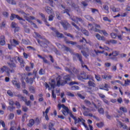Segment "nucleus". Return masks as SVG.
Wrapping results in <instances>:
<instances>
[{
    "label": "nucleus",
    "instance_id": "obj_1",
    "mask_svg": "<svg viewBox=\"0 0 130 130\" xmlns=\"http://www.w3.org/2000/svg\"><path fill=\"white\" fill-rule=\"evenodd\" d=\"M73 73H74V74L65 75L63 77L64 81L61 80V77L60 76H58L56 79L57 86H64V85L68 83L69 81H71V77L75 78L74 76H75V77L77 76L78 80H87L88 79H90L88 75L85 73L81 74V76H78V71H77V69H74Z\"/></svg>",
    "mask_w": 130,
    "mask_h": 130
},
{
    "label": "nucleus",
    "instance_id": "obj_2",
    "mask_svg": "<svg viewBox=\"0 0 130 130\" xmlns=\"http://www.w3.org/2000/svg\"><path fill=\"white\" fill-rule=\"evenodd\" d=\"M95 28L93 27V25L92 24H89L88 25V28L90 30H93L94 32H99L101 34H103L105 36H108V34L106 32V31L104 30H99L100 29V25L98 24H94Z\"/></svg>",
    "mask_w": 130,
    "mask_h": 130
},
{
    "label": "nucleus",
    "instance_id": "obj_3",
    "mask_svg": "<svg viewBox=\"0 0 130 130\" xmlns=\"http://www.w3.org/2000/svg\"><path fill=\"white\" fill-rule=\"evenodd\" d=\"M19 13H21L22 15H23V17H24L25 19L26 20V21H28L30 24L32 25V27H34L35 28H37V25L35 24V23L32 22L31 21V20H35V17L33 16H29V14H27L23 11H20Z\"/></svg>",
    "mask_w": 130,
    "mask_h": 130
},
{
    "label": "nucleus",
    "instance_id": "obj_4",
    "mask_svg": "<svg viewBox=\"0 0 130 130\" xmlns=\"http://www.w3.org/2000/svg\"><path fill=\"white\" fill-rule=\"evenodd\" d=\"M70 115L71 117L73 118L75 120V124H77V123H79V122H81V123L83 124V125L84 126V127H87V125L85 122H86V121L84 120L83 118H76L74 116V115L72 113L70 114Z\"/></svg>",
    "mask_w": 130,
    "mask_h": 130
},
{
    "label": "nucleus",
    "instance_id": "obj_5",
    "mask_svg": "<svg viewBox=\"0 0 130 130\" xmlns=\"http://www.w3.org/2000/svg\"><path fill=\"white\" fill-rule=\"evenodd\" d=\"M45 86L46 89L48 90H51V89H54L56 84L55 83V80L52 79L51 82H49V84L47 83H45Z\"/></svg>",
    "mask_w": 130,
    "mask_h": 130
},
{
    "label": "nucleus",
    "instance_id": "obj_6",
    "mask_svg": "<svg viewBox=\"0 0 130 130\" xmlns=\"http://www.w3.org/2000/svg\"><path fill=\"white\" fill-rule=\"evenodd\" d=\"M81 108L83 110V114L85 116H90V117H92L93 114L92 113H89L91 111V110L86 108L85 106L82 105Z\"/></svg>",
    "mask_w": 130,
    "mask_h": 130
},
{
    "label": "nucleus",
    "instance_id": "obj_7",
    "mask_svg": "<svg viewBox=\"0 0 130 130\" xmlns=\"http://www.w3.org/2000/svg\"><path fill=\"white\" fill-rule=\"evenodd\" d=\"M5 72L7 74V76L10 77V72L14 73V70L11 71L7 66H5L3 68H0V73H4Z\"/></svg>",
    "mask_w": 130,
    "mask_h": 130
},
{
    "label": "nucleus",
    "instance_id": "obj_8",
    "mask_svg": "<svg viewBox=\"0 0 130 130\" xmlns=\"http://www.w3.org/2000/svg\"><path fill=\"white\" fill-rule=\"evenodd\" d=\"M62 108L63 110H62V113L63 114V115H68V114H69L70 113H72L70 112V110L69 109V108L68 107L64 105H62Z\"/></svg>",
    "mask_w": 130,
    "mask_h": 130
},
{
    "label": "nucleus",
    "instance_id": "obj_9",
    "mask_svg": "<svg viewBox=\"0 0 130 130\" xmlns=\"http://www.w3.org/2000/svg\"><path fill=\"white\" fill-rule=\"evenodd\" d=\"M14 19H18V20H19L20 21H22V22H25V20L20 17V16H19L18 15L12 14L10 17V20H11V21H13Z\"/></svg>",
    "mask_w": 130,
    "mask_h": 130
},
{
    "label": "nucleus",
    "instance_id": "obj_10",
    "mask_svg": "<svg viewBox=\"0 0 130 130\" xmlns=\"http://www.w3.org/2000/svg\"><path fill=\"white\" fill-rule=\"evenodd\" d=\"M76 57H78L80 60V61L81 62V66L82 67V68H85V69H86L87 70H88V71L89 69H88V67H87V66L84 64V63H83V60H82V56H81V55L79 54H76Z\"/></svg>",
    "mask_w": 130,
    "mask_h": 130
},
{
    "label": "nucleus",
    "instance_id": "obj_11",
    "mask_svg": "<svg viewBox=\"0 0 130 130\" xmlns=\"http://www.w3.org/2000/svg\"><path fill=\"white\" fill-rule=\"evenodd\" d=\"M18 97H19V98H21V99H22V100H23V101H24L26 104V105H27V106H30V104H31V101H27V99L23 96H22V95H18Z\"/></svg>",
    "mask_w": 130,
    "mask_h": 130
},
{
    "label": "nucleus",
    "instance_id": "obj_12",
    "mask_svg": "<svg viewBox=\"0 0 130 130\" xmlns=\"http://www.w3.org/2000/svg\"><path fill=\"white\" fill-rule=\"evenodd\" d=\"M71 20L73 21V22H75L76 24H78L79 22H80V23H83V21L81 18H79L76 16H73L71 17Z\"/></svg>",
    "mask_w": 130,
    "mask_h": 130
},
{
    "label": "nucleus",
    "instance_id": "obj_13",
    "mask_svg": "<svg viewBox=\"0 0 130 130\" xmlns=\"http://www.w3.org/2000/svg\"><path fill=\"white\" fill-rule=\"evenodd\" d=\"M51 29V30L54 31V36H56L57 37H60V38L62 37V36H63L62 34H60V33L58 32V31H57V30L55 29V28L53 27H52Z\"/></svg>",
    "mask_w": 130,
    "mask_h": 130
},
{
    "label": "nucleus",
    "instance_id": "obj_14",
    "mask_svg": "<svg viewBox=\"0 0 130 130\" xmlns=\"http://www.w3.org/2000/svg\"><path fill=\"white\" fill-rule=\"evenodd\" d=\"M11 125L10 130H17V122L15 121H12L11 123Z\"/></svg>",
    "mask_w": 130,
    "mask_h": 130
},
{
    "label": "nucleus",
    "instance_id": "obj_15",
    "mask_svg": "<svg viewBox=\"0 0 130 130\" xmlns=\"http://www.w3.org/2000/svg\"><path fill=\"white\" fill-rule=\"evenodd\" d=\"M61 25L63 27L64 29H68V27L70 26V24L66 21H62L61 22Z\"/></svg>",
    "mask_w": 130,
    "mask_h": 130
},
{
    "label": "nucleus",
    "instance_id": "obj_16",
    "mask_svg": "<svg viewBox=\"0 0 130 130\" xmlns=\"http://www.w3.org/2000/svg\"><path fill=\"white\" fill-rule=\"evenodd\" d=\"M11 27L12 28H15V32H17L18 31H19V29H20V28L19 27H18V25L16 24V23L13 22L11 24Z\"/></svg>",
    "mask_w": 130,
    "mask_h": 130
},
{
    "label": "nucleus",
    "instance_id": "obj_17",
    "mask_svg": "<svg viewBox=\"0 0 130 130\" xmlns=\"http://www.w3.org/2000/svg\"><path fill=\"white\" fill-rule=\"evenodd\" d=\"M17 59L19 62H20L21 68H24V67H25V62H24V60H23V58H20V57H18Z\"/></svg>",
    "mask_w": 130,
    "mask_h": 130
},
{
    "label": "nucleus",
    "instance_id": "obj_18",
    "mask_svg": "<svg viewBox=\"0 0 130 130\" xmlns=\"http://www.w3.org/2000/svg\"><path fill=\"white\" fill-rule=\"evenodd\" d=\"M5 36H2L0 38V45L4 46L6 44V41H5Z\"/></svg>",
    "mask_w": 130,
    "mask_h": 130
},
{
    "label": "nucleus",
    "instance_id": "obj_19",
    "mask_svg": "<svg viewBox=\"0 0 130 130\" xmlns=\"http://www.w3.org/2000/svg\"><path fill=\"white\" fill-rule=\"evenodd\" d=\"M15 61L16 60H12V59H11V61L8 63V64L10 68H16V64H15Z\"/></svg>",
    "mask_w": 130,
    "mask_h": 130
},
{
    "label": "nucleus",
    "instance_id": "obj_20",
    "mask_svg": "<svg viewBox=\"0 0 130 130\" xmlns=\"http://www.w3.org/2000/svg\"><path fill=\"white\" fill-rule=\"evenodd\" d=\"M10 44L13 45V46H16V45H19V42L16 41L15 39L11 40Z\"/></svg>",
    "mask_w": 130,
    "mask_h": 130
},
{
    "label": "nucleus",
    "instance_id": "obj_21",
    "mask_svg": "<svg viewBox=\"0 0 130 130\" xmlns=\"http://www.w3.org/2000/svg\"><path fill=\"white\" fill-rule=\"evenodd\" d=\"M98 40H102V41H105V38L104 36H101L99 34H96L95 36Z\"/></svg>",
    "mask_w": 130,
    "mask_h": 130
},
{
    "label": "nucleus",
    "instance_id": "obj_22",
    "mask_svg": "<svg viewBox=\"0 0 130 130\" xmlns=\"http://www.w3.org/2000/svg\"><path fill=\"white\" fill-rule=\"evenodd\" d=\"M103 10H104L105 11V13L106 14H109V8L108 7V6L104 5L103 8Z\"/></svg>",
    "mask_w": 130,
    "mask_h": 130
},
{
    "label": "nucleus",
    "instance_id": "obj_23",
    "mask_svg": "<svg viewBox=\"0 0 130 130\" xmlns=\"http://www.w3.org/2000/svg\"><path fill=\"white\" fill-rule=\"evenodd\" d=\"M31 75H32V73H28L27 74H22L21 77L22 80H25V79H27V78H28V76H31Z\"/></svg>",
    "mask_w": 130,
    "mask_h": 130
},
{
    "label": "nucleus",
    "instance_id": "obj_24",
    "mask_svg": "<svg viewBox=\"0 0 130 130\" xmlns=\"http://www.w3.org/2000/svg\"><path fill=\"white\" fill-rule=\"evenodd\" d=\"M94 52H95L96 54H98V53H101V54H103L106 55V56H107V55H108V53H107V52H105L104 53V51H99V50H98V51H96L94 50Z\"/></svg>",
    "mask_w": 130,
    "mask_h": 130
},
{
    "label": "nucleus",
    "instance_id": "obj_25",
    "mask_svg": "<svg viewBox=\"0 0 130 130\" xmlns=\"http://www.w3.org/2000/svg\"><path fill=\"white\" fill-rule=\"evenodd\" d=\"M118 124L119 125H120L121 127H122L123 129H126L127 128V126H126L125 124H122L121 122L118 121Z\"/></svg>",
    "mask_w": 130,
    "mask_h": 130
},
{
    "label": "nucleus",
    "instance_id": "obj_26",
    "mask_svg": "<svg viewBox=\"0 0 130 130\" xmlns=\"http://www.w3.org/2000/svg\"><path fill=\"white\" fill-rule=\"evenodd\" d=\"M46 11L48 14H52V9L49 7H47L45 8Z\"/></svg>",
    "mask_w": 130,
    "mask_h": 130
},
{
    "label": "nucleus",
    "instance_id": "obj_27",
    "mask_svg": "<svg viewBox=\"0 0 130 130\" xmlns=\"http://www.w3.org/2000/svg\"><path fill=\"white\" fill-rule=\"evenodd\" d=\"M106 43L107 44H109V43H112V44H116V43H117V41L114 40H111L110 41H108Z\"/></svg>",
    "mask_w": 130,
    "mask_h": 130
},
{
    "label": "nucleus",
    "instance_id": "obj_28",
    "mask_svg": "<svg viewBox=\"0 0 130 130\" xmlns=\"http://www.w3.org/2000/svg\"><path fill=\"white\" fill-rule=\"evenodd\" d=\"M12 83H13V85L15 86V87H17V88H18V89L20 88V84L19 83H18L17 81L13 80V81H12Z\"/></svg>",
    "mask_w": 130,
    "mask_h": 130
},
{
    "label": "nucleus",
    "instance_id": "obj_29",
    "mask_svg": "<svg viewBox=\"0 0 130 130\" xmlns=\"http://www.w3.org/2000/svg\"><path fill=\"white\" fill-rule=\"evenodd\" d=\"M34 125V120L30 119L29 120V123L27 124L28 126H29V127H31V126H33Z\"/></svg>",
    "mask_w": 130,
    "mask_h": 130
},
{
    "label": "nucleus",
    "instance_id": "obj_30",
    "mask_svg": "<svg viewBox=\"0 0 130 130\" xmlns=\"http://www.w3.org/2000/svg\"><path fill=\"white\" fill-rule=\"evenodd\" d=\"M81 32L84 34L86 36H89V32L87 31L86 29L83 28L81 29Z\"/></svg>",
    "mask_w": 130,
    "mask_h": 130
},
{
    "label": "nucleus",
    "instance_id": "obj_31",
    "mask_svg": "<svg viewBox=\"0 0 130 130\" xmlns=\"http://www.w3.org/2000/svg\"><path fill=\"white\" fill-rule=\"evenodd\" d=\"M111 10L114 13H117V12H119V11H120V8H116L115 7L112 8Z\"/></svg>",
    "mask_w": 130,
    "mask_h": 130
},
{
    "label": "nucleus",
    "instance_id": "obj_32",
    "mask_svg": "<svg viewBox=\"0 0 130 130\" xmlns=\"http://www.w3.org/2000/svg\"><path fill=\"white\" fill-rule=\"evenodd\" d=\"M119 110L124 113L127 112V110L126 109V108H125V107H120Z\"/></svg>",
    "mask_w": 130,
    "mask_h": 130
},
{
    "label": "nucleus",
    "instance_id": "obj_33",
    "mask_svg": "<svg viewBox=\"0 0 130 130\" xmlns=\"http://www.w3.org/2000/svg\"><path fill=\"white\" fill-rule=\"evenodd\" d=\"M54 124L52 123H50L49 124V129L50 130H55V128H53Z\"/></svg>",
    "mask_w": 130,
    "mask_h": 130
},
{
    "label": "nucleus",
    "instance_id": "obj_34",
    "mask_svg": "<svg viewBox=\"0 0 130 130\" xmlns=\"http://www.w3.org/2000/svg\"><path fill=\"white\" fill-rule=\"evenodd\" d=\"M124 82V84H122V86H128V85L130 84V80L128 79L125 80Z\"/></svg>",
    "mask_w": 130,
    "mask_h": 130
},
{
    "label": "nucleus",
    "instance_id": "obj_35",
    "mask_svg": "<svg viewBox=\"0 0 130 130\" xmlns=\"http://www.w3.org/2000/svg\"><path fill=\"white\" fill-rule=\"evenodd\" d=\"M96 125L98 127H100V128H101V127H103V126H104V123L101 122L100 123H98L96 124Z\"/></svg>",
    "mask_w": 130,
    "mask_h": 130
},
{
    "label": "nucleus",
    "instance_id": "obj_36",
    "mask_svg": "<svg viewBox=\"0 0 130 130\" xmlns=\"http://www.w3.org/2000/svg\"><path fill=\"white\" fill-rule=\"evenodd\" d=\"M49 110H50V107L47 108L45 112H43V115H45V114H47L48 112H49Z\"/></svg>",
    "mask_w": 130,
    "mask_h": 130
},
{
    "label": "nucleus",
    "instance_id": "obj_37",
    "mask_svg": "<svg viewBox=\"0 0 130 130\" xmlns=\"http://www.w3.org/2000/svg\"><path fill=\"white\" fill-rule=\"evenodd\" d=\"M103 20L104 21H106L107 22H109V23L111 22V20L109 19L108 18V17H106V16H104L103 18Z\"/></svg>",
    "mask_w": 130,
    "mask_h": 130
},
{
    "label": "nucleus",
    "instance_id": "obj_38",
    "mask_svg": "<svg viewBox=\"0 0 130 130\" xmlns=\"http://www.w3.org/2000/svg\"><path fill=\"white\" fill-rule=\"evenodd\" d=\"M81 52L83 53V55L85 57H88V56H89V51L88 50L87 52H83V51H81Z\"/></svg>",
    "mask_w": 130,
    "mask_h": 130
},
{
    "label": "nucleus",
    "instance_id": "obj_39",
    "mask_svg": "<svg viewBox=\"0 0 130 130\" xmlns=\"http://www.w3.org/2000/svg\"><path fill=\"white\" fill-rule=\"evenodd\" d=\"M88 85L90 87H95V83L93 81H89L88 82Z\"/></svg>",
    "mask_w": 130,
    "mask_h": 130
},
{
    "label": "nucleus",
    "instance_id": "obj_40",
    "mask_svg": "<svg viewBox=\"0 0 130 130\" xmlns=\"http://www.w3.org/2000/svg\"><path fill=\"white\" fill-rule=\"evenodd\" d=\"M22 43H23V44H25L26 45H29L30 44V42L26 40H22Z\"/></svg>",
    "mask_w": 130,
    "mask_h": 130
},
{
    "label": "nucleus",
    "instance_id": "obj_41",
    "mask_svg": "<svg viewBox=\"0 0 130 130\" xmlns=\"http://www.w3.org/2000/svg\"><path fill=\"white\" fill-rule=\"evenodd\" d=\"M35 35L37 38H40V39H43V38L40 36L39 34L37 32H35Z\"/></svg>",
    "mask_w": 130,
    "mask_h": 130
},
{
    "label": "nucleus",
    "instance_id": "obj_42",
    "mask_svg": "<svg viewBox=\"0 0 130 130\" xmlns=\"http://www.w3.org/2000/svg\"><path fill=\"white\" fill-rule=\"evenodd\" d=\"M111 37H112V38H113L114 39H115V38H116V37H117V35L116 34L114 33V32H112L111 34Z\"/></svg>",
    "mask_w": 130,
    "mask_h": 130
},
{
    "label": "nucleus",
    "instance_id": "obj_43",
    "mask_svg": "<svg viewBox=\"0 0 130 130\" xmlns=\"http://www.w3.org/2000/svg\"><path fill=\"white\" fill-rule=\"evenodd\" d=\"M72 90H80V87L78 86H73L71 88Z\"/></svg>",
    "mask_w": 130,
    "mask_h": 130
},
{
    "label": "nucleus",
    "instance_id": "obj_44",
    "mask_svg": "<svg viewBox=\"0 0 130 130\" xmlns=\"http://www.w3.org/2000/svg\"><path fill=\"white\" fill-rule=\"evenodd\" d=\"M85 18L86 19H87V20H89V21H93V18L90 16V15H86L85 16Z\"/></svg>",
    "mask_w": 130,
    "mask_h": 130
},
{
    "label": "nucleus",
    "instance_id": "obj_45",
    "mask_svg": "<svg viewBox=\"0 0 130 130\" xmlns=\"http://www.w3.org/2000/svg\"><path fill=\"white\" fill-rule=\"evenodd\" d=\"M29 91L31 93H35V88L34 87L31 86L29 88Z\"/></svg>",
    "mask_w": 130,
    "mask_h": 130
},
{
    "label": "nucleus",
    "instance_id": "obj_46",
    "mask_svg": "<svg viewBox=\"0 0 130 130\" xmlns=\"http://www.w3.org/2000/svg\"><path fill=\"white\" fill-rule=\"evenodd\" d=\"M6 1L9 3V4H11V5H16V2L13 0H6Z\"/></svg>",
    "mask_w": 130,
    "mask_h": 130
},
{
    "label": "nucleus",
    "instance_id": "obj_47",
    "mask_svg": "<svg viewBox=\"0 0 130 130\" xmlns=\"http://www.w3.org/2000/svg\"><path fill=\"white\" fill-rule=\"evenodd\" d=\"M112 72H115L117 70V67L116 66H113L111 68Z\"/></svg>",
    "mask_w": 130,
    "mask_h": 130
},
{
    "label": "nucleus",
    "instance_id": "obj_48",
    "mask_svg": "<svg viewBox=\"0 0 130 130\" xmlns=\"http://www.w3.org/2000/svg\"><path fill=\"white\" fill-rule=\"evenodd\" d=\"M98 111L99 112V113H100L101 114H104V110L103 109V108H100L98 110Z\"/></svg>",
    "mask_w": 130,
    "mask_h": 130
},
{
    "label": "nucleus",
    "instance_id": "obj_49",
    "mask_svg": "<svg viewBox=\"0 0 130 130\" xmlns=\"http://www.w3.org/2000/svg\"><path fill=\"white\" fill-rule=\"evenodd\" d=\"M15 105H16L17 108L19 109V108H21V105H20V103H19L18 102H16Z\"/></svg>",
    "mask_w": 130,
    "mask_h": 130
},
{
    "label": "nucleus",
    "instance_id": "obj_50",
    "mask_svg": "<svg viewBox=\"0 0 130 130\" xmlns=\"http://www.w3.org/2000/svg\"><path fill=\"white\" fill-rule=\"evenodd\" d=\"M117 37H118V39H119V40H122L124 37H123V35L122 34V35H118Z\"/></svg>",
    "mask_w": 130,
    "mask_h": 130
},
{
    "label": "nucleus",
    "instance_id": "obj_51",
    "mask_svg": "<svg viewBox=\"0 0 130 130\" xmlns=\"http://www.w3.org/2000/svg\"><path fill=\"white\" fill-rule=\"evenodd\" d=\"M66 43H68V44H72V45H74V44H76V42H74L73 41H67Z\"/></svg>",
    "mask_w": 130,
    "mask_h": 130
},
{
    "label": "nucleus",
    "instance_id": "obj_52",
    "mask_svg": "<svg viewBox=\"0 0 130 130\" xmlns=\"http://www.w3.org/2000/svg\"><path fill=\"white\" fill-rule=\"evenodd\" d=\"M68 96H70V97H75V94L72 93V92H67Z\"/></svg>",
    "mask_w": 130,
    "mask_h": 130
},
{
    "label": "nucleus",
    "instance_id": "obj_53",
    "mask_svg": "<svg viewBox=\"0 0 130 130\" xmlns=\"http://www.w3.org/2000/svg\"><path fill=\"white\" fill-rule=\"evenodd\" d=\"M64 105L63 104L61 105L60 104H58L57 105V108L58 110H60L61 109V108H62V106Z\"/></svg>",
    "mask_w": 130,
    "mask_h": 130
},
{
    "label": "nucleus",
    "instance_id": "obj_54",
    "mask_svg": "<svg viewBox=\"0 0 130 130\" xmlns=\"http://www.w3.org/2000/svg\"><path fill=\"white\" fill-rule=\"evenodd\" d=\"M95 79L99 81H101V78L100 77V76L99 75H95Z\"/></svg>",
    "mask_w": 130,
    "mask_h": 130
},
{
    "label": "nucleus",
    "instance_id": "obj_55",
    "mask_svg": "<svg viewBox=\"0 0 130 130\" xmlns=\"http://www.w3.org/2000/svg\"><path fill=\"white\" fill-rule=\"evenodd\" d=\"M39 74L40 75H44V74H45V72L44 70H43V69H41L39 71Z\"/></svg>",
    "mask_w": 130,
    "mask_h": 130
},
{
    "label": "nucleus",
    "instance_id": "obj_56",
    "mask_svg": "<svg viewBox=\"0 0 130 130\" xmlns=\"http://www.w3.org/2000/svg\"><path fill=\"white\" fill-rule=\"evenodd\" d=\"M105 66L106 68H109V67L111 66V63L109 62H107L105 63Z\"/></svg>",
    "mask_w": 130,
    "mask_h": 130
},
{
    "label": "nucleus",
    "instance_id": "obj_57",
    "mask_svg": "<svg viewBox=\"0 0 130 130\" xmlns=\"http://www.w3.org/2000/svg\"><path fill=\"white\" fill-rule=\"evenodd\" d=\"M85 103L86 105H87V106H89V105H91V103L88 100H85Z\"/></svg>",
    "mask_w": 130,
    "mask_h": 130
},
{
    "label": "nucleus",
    "instance_id": "obj_58",
    "mask_svg": "<svg viewBox=\"0 0 130 130\" xmlns=\"http://www.w3.org/2000/svg\"><path fill=\"white\" fill-rule=\"evenodd\" d=\"M112 54L113 56H117V55H118V52L117 51H114Z\"/></svg>",
    "mask_w": 130,
    "mask_h": 130
},
{
    "label": "nucleus",
    "instance_id": "obj_59",
    "mask_svg": "<svg viewBox=\"0 0 130 130\" xmlns=\"http://www.w3.org/2000/svg\"><path fill=\"white\" fill-rule=\"evenodd\" d=\"M110 86L108 84H105V88H106V89H105L106 91H109V89H108V88H110Z\"/></svg>",
    "mask_w": 130,
    "mask_h": 130
},
{
    "label": "nucleus",
    "instance_id": "obj_60",
    "mask_svg": "<svg viewBox=\"0 0 130 130\" xmlns=\"http://www.w3.org/2000/svg\"><path fill=\"white\" fill-rule=\"evenodd\" d=\"M7 94H8L9 96H13V92H12L11 91V90H8V91H7Z\"/></svg>",
    "mask_w": 130,
    "mask_h": 130
},
{
    "label": "nucleus",
    "instance_id": "obj_61",
    "mask_svg": "<svg viewBox=\"0 0 130 130\" xmlns=\"http://www.w3.org/2000/svg\"><path fill=\"white\" fill-rule=\"evenodd\" d=\"M14 104H15V103L14 102V101H13V100H9V105L13 106V105H14Z\"/></svg>",
    "mask_w": 130,
    "mask_h": 130
},
{
    "label": "nucleus",
    "instance_id": "obj_62",
    "mask_svg": "<svg viewBox=\"0 0 130 130\" xmlns=\"http://www.w3.org/2000/svg\"><path fill=\"white\" fill-rule=\"evenodd\" d=\"M22 110L23 111H24V112H26V111H28V108L26 107H22Z\"/></svg>",
    "mask_w": 130,
    "mask_h": 130
},
{
    "label": "nucleus",
    "instance_id": "obj_63",
    "mask_svg": "<svg viewBox=\"0 0 130 130\" xmlns=\"http://www.w3.org/2000/svg\"><path fill=\"white\" fill-rule=\"evenodd\" d=\"M117 101L118 102V103H122V99H121V98H119L117 99Z\"/></svg>",
    "mask_w": 130,
    "mask_h": 130
},
{
    "label": "nucleus",
    "instance_id": "obj_64",
    "mask_svg": "<svg viewBox=\"0 0 130 130\" xmlns=\"http://www.w3.org/2000/svg\"><path fill=\"white\" fill-rule=\"evenodd\" d=\"M54 16H52V15H51L49 16V21H52L53 20V17Z\"/></svg>",
    "mask_w": 130,
    "mask_h": 130
}]
</instances>
